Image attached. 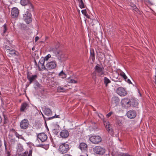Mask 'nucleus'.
Instances as JSON below:
<instances>
[{"mask_svg": "<svg viewBox=\"0 0 156 156\" xmlns=\"http://www.w3.org/2000/svg\"><path fill=\"white\" fill-rule=\"evenodd\" d=\"M126 115L129 118L133 119L136 116V112L134 110H130L127 112Z\"/></svg>", "mask_w": 156, "mask_h": 156, "instance_id": "obj_12", "label": "nucleus"}, {"mask_svg": "<svg viewBox=\"0 0 156 156\" xmlns=\"http://www.w3.org/2000/svg\"><path fill=\"white\" fill-rule=\"evenodd\" d=\"M51 57V55L50 54H48L44 58H41V59H43L45 61H47L48 59L50 58Z\"/></svg>", "mask_w": 156, "mask_h": 156, "instance_id": "obj_41", "label": "nucleus"}, {"mask_svg": "<svg viewBox=\"0 0 156 156\" xmlns=\"http://www.w3.org/2000/svg\"><path fill=\"white\" fill-rule=\"evenodd\" d=\"M29 105L26 102L23 103L21 106L20 111L21 112H25L29 107Z\"/></svg>", "mask_w": 156, "mask_h": 156, "instance_id": "obj_17", "label": "nucleus"}, {"mask_svg": "<svg viewBox=\"0 0 156 156\" xmlns=\"http://www.w3.org/2000/svg\"><path fill=\"white\" fill-rule=\"evenodd\" d=\"M79 3V6L81 9L85 8L83 0H78Z\"/></svg>", "mask_w": 156, "mask_h": 156, "instance_id": "obj_30", "label": "nucleus"}, {"mask_svg": "<svg viewBox=\"0 0 156 156\" xmlns=\"http://www.w3.org/2000/svg\"><path fill=\"white\" fill-rule=\"evenodd\" d=\"M32 150H29V152L27 151H25L24 153L18 154V155L19 156H32Z\"/></svg>", "mask_w": 156, "mask_h": 156, "instance_id": "obj_22", "label": "nucleus"}, {"mask_svg": "<svg viewBox=\"0 0 156 156\" xmlns=\"http://www.w3.org/2000/svg\"><path fill=\"white\" fill-rule=\"evenodd\" d=\"M70 82L71 83H77V81L74 80H70Z\"/></svg>", "mask_w": 156, "mask_h": 156, "instance_id": "obj_46", "label": "nucleus"}, {"mask_svg": "<svg viewBox=\"0 0 156 156\" xmlns=\"http://www.w3.org/2000/svg\"><path fill=\"white\" fill-rule=\"evenodd\" d=\"M113 114V112H111L107 114L106 116V117L108 118L112 114Z\"/></svg>", "mask_w": 156, "mask_h": 156, "instance_id": "obj_44", "label": "nucleus"}, {"mask_svg": "<svg viewBox=\"0 0 156 156\" xmlns=\"http://www.w3.org/2000/svg\"><path fill=\"white\" fill-rule=\"evenodd\" d=\"M59 47V45L58 44L56 46L55 48H53L51 49L52 50V51H53L55 52V53H56V52L57 51H60V50H57V48Z\"/></svg>", "mask_w": 156, "mask_h": 156, "instance_id": "obj_36", "label": "nucleus"}, {"mask_svg": "<svg viewBox=\"0 0 156 156\" xmlns=\"http://www.w3.org/2000/svg\"><path fill=\"white\" fill-rule=\"evenodd\" d=\"M79 148L82 151H85L88 149L87 145L84 143H81L80 144Z\"/></svg>", "mask_w": 156, "mask_h": 156, "instance_id": "obj_20", "label": "nucleus"}, {"mask_svg": "<svg viewBox=\"0 0 156 156\" xmlns=\"http://www.w3.org/2000/svg\"><path fill=\"white\" fill-rule=\"evenodd\" d=\"M126 82H127L128 83H129V84H132V82H131V81L129 79H127L126 80Z\"/></svg>", "mask_w": 156, "mask_h": 156, "instance_id": "obj_47", "label": "nucleus"}, {"mask_svg": "<svg viewBox=\"0 0 156 156\" xmlns=\"http://www.w3.org/2000/svg\"><path fill=\"white\" fill-rule=\"evenodd\" d=\"M29 121L27 119H24L22 120L20 122V126L21 129H26L29 126Z\"/></svg>", "mask_w": 156, "mask_h": 156, "instance_id": "obj_10", "label": "nucleus"}, {"mask_svg": "<svg viewBox=\"0 0 156 156\" xmlns=\"http://www.w3.org/2000/svg\"><path fill=\"white\" fill-rule=\"evenodd\" d=\"M30 2L29 0H21L20 3L23 5H27Z\"/></svg>", "mask_w": 156, "mask_h": 156, "instance_id": "obj_29", "label": "nucleus"}, {"mask_svg": "<svg viewBox=\"0 0 156 156\" xmlns=\"http://www.w3.org/2000/svg\"><path fill=\"white\" fill-rule=\"evenodd\" d=\"M31 16V15L30 13L27 12L26 13L23 15V19L27 23H29L32 21Z\"/></svg>", "mask_w": 156, "mask_h": 156, "instance_id": "obj_5", "label": "nucleus"}, {"mask_svg": "<svg viewBox=\"0 0 156 156\" xmlns=\"http://www.w3.org/2000/svg\"><path fill=\"white\" fill-rule=\"evenodd\" d=\"M104 84L106 87L108 86V84L111 82V81L106 77H104Z\"/></svg>", "mask_w": 156, "mask_h": 156, "instance_id": "obj_25", "label": "nucleus"}, {"mask_svg": "<svg viewBox=\"0 0 156 156\" xmlns=\"http://www.w3.org/2000/svg\"><path fill=\"white\" fill-rule=\"evenodd\" d=\"M67 142L61 144L59 148V151L62 154H66L69 150V145Z\"/></svg>", "mask_w": 156, "mask_h": 156, "instance_id": "obj_1", "label": "nucleus"}, {"mask_svg": "<svg viewBox=\"0 0 156 156\" xmlns=\"http://www.w3.org/2000/svg\"><path fill=\"white\" fill-rule=\"evenodd\" d=\"M34 61L35 63V66H38V65L37 64V62H36V60H35V59H34Z\"/></svg>", "mask_w": 156, "mask_h": 156, "instance_id": "obj_51", "label": "nucleus"}, {"mask_svg": "<svg viewBox=\"0 0 156 156\" xmlns=\"http://www.w3.org/2000/svg\"><path fill=\"white\" fill-rule=\"evenodd\" d=\"M63 156H72L71 155L69 154H65Z\"/></svg>", "mask_w": 156, "mask_h": 156, "instance_id": "obj_52", "label": "nucleus"}, {"mask_svg": "<svg viewBox=\"0 0 156 156\" xmlns=\"http://www.w3.org/2000/svg\"><path fill=\"white\" fill-rule=\"evenodd\" d=\"M2 146V142L1 140H0V147Z\"/></svg>", "mask_w": 156, "mask_h": 156, "instance_id": "obj_55", "label": "nucleus"}, {"mask_svg": "<svg viewBox=\"0 0 156 156\" xmlns=\"http://www.w3.org/2000/svg\"><path fill=\"white\" fill-rule=\"evenodd\" d=\"M65 90L63 87H58L57 88V91L59 92H63L65 91Z\"/></svg>", "mask_w": 156, "mask_h": 156, "instance_id": "obj_34", "label": "nucleus"}, {"mask_svg": "<svg viewBox=\"0 0 156 156\" xmlns=\"http://www.w3.org/2000/svg\"><path fill=\"white\" fill-rule=\"evenodd\" d=\"M60 135L62 138H67L69 135V132L67 130H63L60 132Z\"/></svg>", "mask_w": 156, "mask_h": 156, "instance_id": "obj_18", "label": "nucleus"}, {"mask_svg": "<svg viewBox=\"0 0 156 156\" xmlns=\"http://www.w3.org/2000/svg\"><path fill=\"white\" fill-rule=\"evenodd\" d=\"M55 118H60L59 115H57L56 114H55V115L54 116H53L52 117H49L48 118V120H50L51 119H54Z\"/></svg>", "mask_w": 156, "mask_h": 156, "instance_id": "obj_40", "label": "nucleus"}, {"mask_svg": "<svg viewBox=\"0 0 156 156\" xmlns=\"http://www.w3.org/2000/svg\"><path fill=\"white\" fill-rule=\"evenodd\" d=\"M39 37L38 36H37L35 38V41L36 42L39 39Z\"/></svg>", "mask_w": 156, "mask_h": 156, "instance_id": "obj_49", "label": "nucleus"}, {"mask_svg": "<svg viewBox=\"0 0 156 156\" xmlns=\"http://www.w3.org/2000/svg\"><path fill=\"white\" fill-rule=\"evenodd\" d=\"M119 101V99L118 97L116 96L113 97L111 100L112 105L114 107L117 106L118 105Z\"/></svg>", "mask_w": 156, "mask_h": 156, "instance_id": "obj_16", "label": "nucleus"}, {"mask_svg": "<svg viewBox=\"0 0 156 156\" xmlns=\"http://www.w3.org/2000/svg\"><path fill=\"white\" fill-rule=\"evenodd\" d=\"M44 113L46 115L49 116L52 114V112L51 110L48 108H45L44 111Z\"/></svg>", "mask_w": 156, "mask_h": 156, "instance_id": "obj_23", "label": "nucleus"}, {"mask_svg": "<svg viewBox=\"0 0 156 156\" xmlns=\"http://www.w3.org/2000/svg\"><path fill=\"white\" fill-rule=\"evenodd\" d=\"M27 5H28L29 6V8L27 9L29 11L31 12L34 11L33 6L30 2L28 3Z\"/></svg>", "mask_w": 156, "mask_h": 156, "instance_id": "obj_28", "label": "nucleus"}, {"mask_svg": "<svg viewBox=\"0 0 156 156\" xmlns=\"http://www.w3.org/2000/svg\"><path fill=\"white\" fill-rule=\"evenodd\" d=\"M59 76H62L63 78L66 77V75L63 71H62L59 74Z\"/></svg>", "mask_w": 156, "mask_h": 156, "instance_id": "obj_32", "label": "nucleus"}, {"mask_svg": "<svg viewBox=\"0 0 156 156\" xmlns=\"http://www.w3.org/2000/svg\"><path fill=\"white\" fill-rule=\"evenodd\" d=\"M56 66V63L55 61H53L48 62L46 65V70L53 69L55 68Z\"/></svg>", "mask_w": 156, "mask_h": 156, "instance_id": "obj_8", "label": "nucleus"}, {"mask_svg": "<svg viewBox=\"0 0 156 156\" xmlns=\"http://www.w3.org/2000/svg\"><path fill=\"white\" fill-rule=\"evenodd\" d=\"M8 52H9V54H10L14 55H18V53L17 52L12 48Z\"/></svg>", "mask_w": 156, "mask_h": 156, "instance_id": "obj_26", "label": "nucleus"}, {"mask_svg": "<svg viewBox=\"0 0 156 156\" xmlns=\"http://www.w3.org/2000/svg\"><path fill=\"white\" fill-rule=\"evenodd\" d=\"M131 99H129L128 98H125L122 99L121 102L122 105L123 107L126 108H128L131 106Z\"/></svg>", "mask_w": 156, "mask_h": 156, "instance_id": "obj_7", "label": "nucleus"}, {"mask_svg": "<svg viewBox=\"0 0 156 156\" xmlns=\"http://www.w3.org/2000/svg\"><path fill=\"white\" fill-rule=\"evenodd\" d=\"M82 13L85 16L87 17L88 18H89V15L87 13V11L86 9L83 10L81 11Z\"/></svg>", "mask_w": 156, "mask_h": 156, "instance_id": "obj_33", "label": "nucleus"}, {"mask_svg": "<svg viewBox=\"0 0 156 156\" xmlns=\"http://www.w3.org/2000/svg\"><path fill=\"white\" fill-rule=\"evenodd\" d=\"M91 76L92 78L94 80V81H96V73L93 72L91 74Z\"/></svg>", "mask_w": 156, "mask_h": 156, "instance_id": "obj_37", "label": "nucleus"}, {"mask_svg": "<svg viewBox=\"0 0 156 156\" xmlns=\"http://www.w3.org/2000/svg\"><path fill=\"white\" fill-rule=\"evenodd\" d=\"M1 30L3 32L2 35L4 36L7 30V27L6 25L5 24L2 27H1Z\"/></svg>", "mask_w": 156, "mask_h": 156, "instance_id": "obj_24", "label": "nucleus"}, {"mask_svg": "<svg viewBox=\"0 0 156 156\" xmlns=\"http://www.w3.org/2000/svg\"><path fill=\"white\" fill-rule=\"evenodd\" d=\"M104 124L108 133H110L111 135H113V130L109 122L106 121H104Z\"/></svg>", "mask_w": 156, "mask_h": 156, "instance_id": "obj_9", "label": "nucleus"}, {"mask_svg": "<svg viewBox=\"0 0 156 156\" xmlns=\"http://www.w3.org/2000/svg\"><path fill=\"white\" fill-rule=\"evenodd\" d=\"M35 83L37 87L40 88L41 87V85L39 84L37 81Z\"/></svg>", "mask_w": 156, "mask_h": 156, "instance_id": "obj_43", "label": "nucleus"}, {"mask_svg": "<svg viewBox=\"0 0 156 156\" xmlns=\"http://www.w3.org/2000/svg\"><path fill=\"white\" fill-rule=\"evenodd\" d=\"M55 55L58 57V58L60 62H62L66 61L67 58V55L61 51H57Z\"/></svg>", "mask_w": 156, "mask_h": 156, "instance_id": "obj_2", "label": "nucleus"}, {"mask_svg": "<svg viewBox=\"0 0 156 156\" xmlns=\"http://www.w3.org/2000/svg\"><path fill=\"white\" fill-rule=\"evenodd\" d=\"M116 123L119 126H121L122 124V122L121 119H117Z\"/></svg>", "mask_w": 156, "mask_h": 156, "instance_id": "obj_35", "label": "nucleus"}, {"mask_svg": "<svg viewBox=\"0 0 156 156\" xmlns=\"http://www.w3.org/2000/svg\"><path fill=\"white\" fill-rule=\"evenodd\" d=\"M4 124H6L8 122V119H7V118H6L4 116Z\"/></svg>", "mask_w": 156, "mask_h": 156, "instance_id": "obj_45", "label": "nucleus"}, {"mask_svg": "<svg viewBox=\"0 0 156 156\" xmlns=\"http://www.w3.org/2000/svg\"><path fill=\"white\" fill-rule=\"evenodd\" d=\"M27 79L29 81V84L28 85L29 86L30 84L33 81L36 80L37 78V76L36 75H31L29 72L27 73Z\"/></svg>", "mask_w": 156, "mask_h": 156, "instance_id": "obj_11", "label": "nucleus"}, {"mask_svg": "<svg viewBox=\"0 0 156 156\" xmlns=\"http://www.w3.org/2000/svg\"><path fill=\"white\" fill-rule=\"evenodd\" d=\"M52 132L53 133L57 135L58 134L59 131L58 129H54L52 130Z\"/></svg>", "mask_w": 156, "mask_h": 156, "instance_id": "obj_38", "label": "nucleus"}, {"mask_svg": "<svg viewBox=\"0 0 156 156\" xmlns=\"http://www.w3.org/2000/svg\"><path fill=\"white\" fill-rule=\"evenodd\" d=\"M90 58L93 61L95 60V54L94 50H90Z\"/></svg>", "mask_w": 156, "mask_h": 156, "instance_id": "obj_27", "label": "nucleus"}, {"mask_svg": "<svg viewBox=\"0 0 156 156\" xmlns=\"http://www.w3.org/2000/svg\"><path fill=\"white\" fill-rule=\"evenodd\" d=\"M116 74H117V75H118V74L117 73H116Z\"/></svg>", "mask_w": 156, "mask_h": 156, "instance_id": "obj_58", "label": "nucleus"}, {"mask_svg": "<svg viewBox=\"0 0 156 156\" xmlns=\"http://www.w3.org/2000/svg\"><path fill=\"white\" fill-rule=\"evenodd\" d=\"M37 137L42 142L45 141L48 138L47 135L44 133L38 134Z\"/></svg>", "mask_w": 156, "mask_h": 156, "instance_id": "obj_15", "label": "nucleus"}, {"mask_svg": "<svg viewBox=\"0 0 156 156\" xmlns=\"http://www.w3.org/2000/svg\"><path fill=\"white\" fill-rule=\"evenodd\" d=\"M5 48L7 50L8 52L11 49L9 46L7 45H5Z\"/></svg>", "mask_w": 156, "mask_h": 156, "instance_id": "obj_42", "label": "nucleus"}, {"mask_svg": "<svg viewBox=\"0 0 156 156\" xmlns=\"http://www.w3.org/2000/svg\"><path fill=\"white\" fill-rule=\"evenodd\" d=\"M32 50H34V48H32Z\"/></svg>", "mask_w": 156, "mask_h": 156, "instance_id": "obj_59", "label": "nucleus"}, {"mask_svg": "<svg viewBox=\"0 0 156 156\" xmlns=\"http://www.w3.org/2000/svg\"><path fill=\"white\" fill-rule=\"evenodd\" d=\"M19 12L18 9L16 8L12 9L11 12V15L13 18H15L18 16Z\"/></svg>", "mask_w": 156, "mask_h": 156, "instance_id": "obj_19", "label": "nucleus"}, {"mask_svg": "<svg viewBox=\"0 0 156 156\" xmlns=\"http://www.w3.org/2000/svg\"><path fill=\"white\" fill-rule=\"evenodd\" d=\"M5 149H6V144L5 143Z\"/></svg>", "mask_w": 156, "mask_h": 156, "instance_id": "obj_57", "label": "nucleus"}, {"mask_svg": "<svg viewBox=\"0 0 156 156\" xmlns=\"http://www.w3.org/2000/svg\"><path fill=\"white\" fill-rule=\"evenodd\" d=\"M117 93L121 96H125L127 94V92L125 89L122 87L118 88L116 90Z\"/></svg>", "mask_w": 156, "mask_h": 156, "instance_id": "obj_14", "label": "nucleus"}, {"mask_svg": "<svg viewBox=\"0 0 156 156\" xmlns=\"http://www.w3.org/2000/svg\"><path fill=\"white\" fill-rule=\"evenodd\" d=\"M90 141L93 144H98L102 141V138L99 136H92L89 138Z\"/></svg>", "mask_w": 156, "mask_h": 156, "instance_id": "obj_4", "label": "nucleus"}, {"mask_svg": "<svg viewBox=\"0 0 156 156\" xmlns=\"http://www.w3.org/2000/svg\"><path fill=\"white\" fill-rule=\"evenodd\" d=\"M151 154L149 153V154H148V156H151Z\"/></svg>", "mask_w": 156, "mask_h": 156, "instance_id": "obj_56", "label": "nucleus"}, {"mask_svg": "<svg viewBox=\"0 0 156 156\" xmlns=\"http://www.w3.org/2000/svg\"><path fill=\"white\" fill-rule=\"evenodd\" d=\"M95 71L98 74V75L100 76H102L104 74V68L102 67H100L99 64H98L94 67Z\"/></svg>", "mask_w": 156, "mask_h": 156, "instance_id": "obj_6", "label": "nucleus"}, {"mask_svg": "<svg viewBox=\"0 0 156 156\" xmlns=\"http://www.w3.org/2000/svg\"><path fill=\"white\" fill-rule=\"evenodd\" d=\"M19 137H18V138H21L22 139L24 140V138L21 135H19V136H18Z\"/></svg>", "mask_w": 156, "mask_h": 156, "instance_id": "obj_48", "label": "nucleus"}, {"mask_svg": "<svg viewBox=\"0 0 156 156\" xmlns=\"http://www.w3.org/2000/svg\"><path fill=\"white\" fill-rule=\"evenodd\" d=\"M93 151L97 154L102 155L105 153V149L101 146H97L94 148Z\"/></svg>", "mask_w": 156, "mask_h": 156, "instance_id": "obj_3", "label": "nucleus"}, {"mask_svg": "<svg viewBox=\"0 0 156 156\" xmlns=\"http://www.w3.org/2000/svg\"><path fill=\"white\" fill-rule=\"evenodd\" d=\"M120 75L122 77L124 80L126 81V80L127 79V77L126 76L125 74L123 72H121L120 74Z\"/></svg>", "mask_w": 156, "mask_h": 156, "instance_id": "obj_31", "label": "nucleus"}, {"mask_svg": "<svg viewBox=\"0 0 156 156\" xmlns=\"http://www.w3.org/2000/svg\"><path fill=\"white\" fill-rule=\"evenodd\" d=\"M11 130L12 132L14 133L15 134L16 137H19L18 136H19V134L15 131V129H12Z\"/></svg>", "mask_w": 156, "mask_h": 156, "instance_id": "obj_39", "label": "nucleus"}, {"mask_svg": "<svg viewBox=\"0 0 156 156\" xmlns=\"http://www.w3.org/2000/svg\"><path fill=\"white\" fill-rule=\"evenodd\" d=\"M44 60L43 59H41L39 62L38 66L39 71H41L42 70H46V67L44 65Z\"/></svg>", "mask_w": 156, "mask_h": 156, "instance_id": "obj_13", "label": "nucleus"}, {"mask_svg": "<svg viewBox=\"0 0 156 156\" xmlns=\"http://www.w3.org/2000/svg\"><path fill=\"white\" fill-rule=\"evenodd\" d=\"M133 9L134 10H135L136 11H137V10L138 9L137 8L136 6L135 5L133 7Z\"/></svg>", "mask_w": 156, "mask_h": 156, "instance_id": "obj_50", "label": "nucleus"}, {"mask_svg": "<svg viewBox=\"0 0 156 156\" xmlns=\"http://www.w3.org/2000/svg\"><path fill=\"white\" fill-rule=\"evenodd\" d=\"M119 141H121V140H120V139H119Z\"/></svg>", "mask_w": 156, "mask_h": 156, "instance_id": "obj_60", "label": "nucleus"}, {"mask_svg": "<svg viewBox=\"0 0 156 156\" xmlns=\"http://www.w3.org/2000/svg\"><path fill=\"white\" fill-rule=\"evenodd\" d=\"M7 156H10V154L9 152H8Z\"/></svg>", "mask_w": 156, "mask_h": 156, "instance_id": "obj_54", "label": "nucleus"}, {"mask_svg": "<svg viewBox=\"0 0 156 156\" xmlns=\"http://www.w3.org/2000/svg\"><path fill=\"white\" fill-rule=\"evenodd\" d=\"M2 121V119L1 116H0V124H1V123Z\"/></svg>", "mask_w": 156, "mask_h": 156, "instance_id": "obj_53", "label": "nucleus"}, {"mask_svg": "<svg viewBox=\"0 0 156 156\" xmlns=\"http://www.w3.org/2000/svg\"><path fill=\"white\" fill-rule=\"evenodd\" d=\"M138 103L136 100L134 98L131 99V106L136 108L138 107Z\"/></svg>", "mask_w": 156, "mask_h": 156, "instance_id": "obj_21", "label": "nucleus"}]
</instances>
